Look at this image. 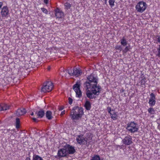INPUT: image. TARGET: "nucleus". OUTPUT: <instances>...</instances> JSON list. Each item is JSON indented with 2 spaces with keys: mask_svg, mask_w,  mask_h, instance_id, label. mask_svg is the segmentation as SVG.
<instances>
[{
  "mask_svg": "<svg viewBox=\"0 0 160 160\" xmlns=\"http://www.w3.org/2000/svg\"><path fill=\"white\" fill-rule=\"evenodd\" d=\"M122 143L125 146H128L133 143L132 137L129 135H127L122 139Z\"/></svg>",
  "mask_w": 160,
  "mask_h": 160,
  "instance_id": "10",
  "label": "nucleus"
},
{
  "mask_svg": "<svg viewBox=\"0 0 160 160\" xmlns=\"http://www.w3.org/2000/svg\"><path fill=\"white\" fill-rule=\"evenodd\" d=\"M107 110H108V112L109 114L112 112V111L111 108L110 107H108L107 108Z\"/></svg>",
  "mask_w": 160,
  "mask_h": 160,
  "instance_id": "37",
  "label": "nucleus"
},
{
  "mask_svg": "<svg viewBox=\"0 0 160 160\" xmlns=\"http://www.w3.org/2000/svg\"><path fill=\"white\" fill-rule=\"evenodd\" d=\"M100 158L99 156L97 155H94L92 157L90 160H100Z\"/></svg>",
  "mask_w": 160,
  "mask_h": 160,
  "instance_id": "25",
  "label": "nucleus"
},
{
  "mask_svg": "<svg viewBox=\"0 0 160 160\" xmlns=\"http://www.w3.org/2000/svg\"><path fill=\"white\" fill-rule=\"evenodd\" d=\"M44 2L46 4L48 3V0H44Z\"/></svg>",
  "mask_w": 160,
  "mask_h": 160,
  "instance_id": "41",
  "label": "nucleus"
},
{
  "mask_svg": "<svg viewBox=\"0 0 160 160\" xmlns=\"http://www.w3.org/2000/svg\"><path fill=\"white\" fill-rule=\"evenodd\" d=\"M97 84L93 85L91 86V88H90L93 94L97 96L99 95L101 89V86L99 85H98Z\"/></svg>",
  "mask_w": 160,
  "mask_h": 160,
  "instance_id": "9",
  "label": "nucleus"
},
{
  "mask_svg": "<svg viewBox=\"0 0 160 160\" xmlns=\"http://www.w3.org/2000/svg\"><path fill=\"white\" fill-rule=\"evenodd\" d=\"M10 106L6 104H2L0 105V111L6 110L9 108Z\"/></svg>",
  "mask_w": 160,
  "mask_h": 160,
  "instance_id": "16",
  "label": "nucleus"
},
{
  "mask_svg": "<svg viewBox=\"0 0 160 160\" xmlns=\"http://www.w3.org/2000/svg\"><path fill=\"white\" fill-rule=\"evenodd\" d=\"M130 50V48L128 46H126L124 49L122 50V52L123 54L126 53L127 52L129 51Z\"/></svg>",
  "mask_w": 160,
  "mask_h": 160,
  "instance_id": "31",
  "label": "nucleus"
},
{
  "mask_svg": "<svg viewBox=\"0 0 160 160\" xmlns=\"http://www.w3.org/2000/svg\"><path fill=\"white\" fill-rule=\"evenodd\" d=\"M115 0H109L108 3L111 8H112L114 6Z\"/></svg>",
  "mask_w": 160,
  "mask_h": 160,
  "instance_id": "29",
  "label": "nucleus"
},
{
  "mask_svg": "<svg viewBox=\"0 0 160 160\" xmlns=\"http://www.w3.org/2000/svg\"><path fill=\"white\" fill-rule=\"evenodd\" d=\"M68 74L70 76H75L77 77L81 75L82 72L79 68H74L73 69H68Z\"/></svg>",
  "mask_w": 160,
  "mask_h": 160,
  "instance_id": "7",
  "label": "nucleus"
},
{
  "mask_svg": "<svg viewBox=\"0 0 160 160\" xmlns=\"http://www.w3.org/2000/svg\"><path fill=\"white\" fill-rule=\"evenodd\" d=\"M158 50V53L157 54V56L160 57V45H159V47L157 49Z\"/></svg>",
  "mask_w": 160,
  "mask_h": 160,
  "instance_id": "35",
  "label": "nucleus"
},
{
  "mask_svg": "<svg viewBox=\"0 0 160 160\" xmlns=\"http://www.w3.org/2000/svg\"><path fill=\"white\" fill-rule=\"evenodd\" d=\"M155 103L156 100H149L148 103L149 104V106L151 107L155 105Z\"/></svg>",
  "mask_w": 160,
  "mask_h": 160,
  "instance_id": "28",
  "label": "nucleus"
},
{
  "mask_svg": "<svg viewBox=\"0 0 160 160\" xmlns=\"http://www.w3.org/2000/svg\"><path fill=\"white\" fill-rule=\"evenodd\" d=\"M147 4L145 2L141 1L139 2L135 6V8L137 12L142 13L146 10Z\"/></svg>",
  "mask_w": 160,
  "mask_h": 160,
  "instance_id": "4",
  "label": "nucleus"
},
{
  "mask_svg": "<svg viewBox=\"0 0 160 160\" xmlns=\"http://www.w3.org/2000/svg\"><path fill=\"white\" fill-rule=\"evenodd\" d=\"M83 114L82 108L76 106L73 107L70 114V117L73 120H78L81 118Z\"/></svg>",
  "mask_w": 160,
  "mask_h": 160,
  "instance_id": "1",
  "label": "nucleus"
},
{
  "mask_svg": "<svg viewBox=\"0 0 160 160\" xmlns=\"http://www.w3.org/2000/svg\"><path fill=\"white\" fill-rule=\"evenodd\" d=\"M32 160H43L42 158L38 155H34Z\"/></svg>",
  "mask_w": 160,
  "mask_h": 160,
  "instance_id": "27",
  "label": "nucleus"
},
{
  "mask_svg": "<svg viewBox=\"0 0 160 160\" xmlns=\"http://www.w3.org/2000/svg\"><path fill=\"white\" fill-rule=\"evenodd\" d=\"M53 87V83L51 81L47 82L44 83L42 87L41 91L44 92H51Z\"/></svg>",
  "mask_w": 160,
  "mask_h": 160,
  "instance_id": "5",
  "label": "nucleus"
},
{
  "mask_svg": "<svg viewBox=\"0 0 160 160\" xmlns=\"http://www.w3.org/2000/svg\"><path fill=\"white\" fill-rule=\"evenodd\" d=\"M36 114L37 115L38 117L39 118H42L45 114L44 110L43 109H40L36 112Z\"/></svg>",
  "mask_w": 160,
  "mask_h": 160,
  "instance_id": "17",
  "label": "nucleus"
},
{
  "mask_svg": "<svg viewBox=\"0 0 160 160\" xmlns=\"http://www.w3.org/2000/svg\"><path fill=\"white\" fill-rule=\"evenodd\" d=\"M141 78L142 79L140 80V83L142 87H143V85L145 86V84L147 82V79L144 76L142 77Z\"/></svg>",
  "mask_w": 160,
  "mask_h": 160,
  "instance_id": "23",
  "label": "nucleus"
},
{
  "mask_svg": "<svg viewBox=\"0 0 160 160\" xmlns=\"http://www.w3.org/2000/svg\"><path fill=\"white\" fill-rule=\"evenodd\" d=\"M120 43L123 46H126L128 44V42L126 39L124 37H123L120 40Z\"/></svg>",
  "mask_w": 160,
  "mask_h": 160,
  "instance_id": "22",
  "label": "nucleus"
},
{
  "mask_svg": "<svg viewBox=\"0 0 160 160\" xmlns=\"http://www.w3.org/2000/svg\"><path fill=\"white\" fill-rule=\"evenodd\" d=\"M81 85L80 81H78L73 86L72 88L76 92V97L78 98H81L82 96V92L80 89Z\"/></svg>",
  "mask_w": 160,
  "mask_h": 160,
  "instance_id": "6",
  "label": "nucleus"
},
{
  "mask_svg": "<svg viewBox=\"0 0 160 160\" xmlns=\"http://www.w3.org/2000/svg\"><path fill=\"white\" fill-rule=\"evenodd\" d=\"M2 5H3L2 2H0V9L1 8Z\"/></svg>",
  "mask_w": 160,
  "mask_h": 160,
  "instance_id": "42",
  "label": "nucleus"
},
{
  "mask_svg": "<svg viewBox=\"0 0 160 160\" xmlns=\"http://www.w3.org/2000/svg\"><path fill=\"white\" fill-rule=\"evenodd\" d=\"M50 69V68L49 67L48 68V69L49 70Z\"/></svg>",
  "mask_w": 160,
  "mask_h": 160,
  "instance_id": "46",
  "label": "nucleus"
},
{
  "mask_svg": "<svg viewBox=\"0 0 160 160\" xmlns=\"http://www.w3.org/2000/svg\"><path fill=\"white\" fill-rule=\"evenodd\" d=\"M157 41L160 43V35H158L156 37Z\"/></svg>",
  "mask_w": 160,
  "mask_h": 160,
  "instance_id": "38",
  "label": "nucleus"
},
{
  "mask_svg": "<svg viewBox=\"0 0 160 160\" xmlns=\"http://www.w3.org/2000/svg\"><path fill=\"white\" fill-rule=\"evenodd\" d=\"M86 94L87 97L90 99H93L95 98V97L93 95V94L91 91L88 90L86 92Z\"/></svg>",
  "mask_w": 160,
  "mask_h": 160,
  "instance_id": "19",
  "label": "nucleus"
},
{
  "mask_svg": "<svg viewBox=\"0 0 160 160\" xmlns=\"http://www.w3.org/2000/svg\"><path fill=\"white\" fill-rule=\"evenodd\" d=\"M150 98L149 100H156V97L155 95L153 93H151L150 95Z\"/></svg>",
  "mask_w": 160,
  "mask_h": 160,
  "instance_id": "32",
  "label": "nucleus"
},
{
  "mask_svg": "<svg viewBox=\"0 0 160 160\" xmlns=\"http://www.w3.org/2000/svg\"><path fill=\"white\" fill-rule=\"evenodd\" d=\"M46 118L48 120H51L52 119V113L50 111H47L46 113Z\"/></svg>",
  "mask_w": 160,
  "mask_h": 160,
  "instance_id": "21",
  "label": "nucleus"
},
{
  "mask_svg": "<svg viewBox=\"0 0 160 160\" xmlns=\"http://www.w3.org/2000/svg\"><path fill=\"white\" fill-rule=\"evenodd\" d=\"M41 9L42 11V12L43 13H44L46 14H48V11L46 9H45L44 8H41Z\"/></svg>",
  "mask_w": 160,
  "mask_h": 160,
  "instance_id": "34",
  "label": "nucleus"
},
{
  "mask_svg": "<svg viewBox=\"0 0 160 160\" xmlns=\"http://www.w3.org/2000/svg\"><path fill=\"white\" fill-rule=\"evenodd\" d=\"M32 119L33 120V121L35 122H38V120L35 118H32Z\"/></svg>",
  "mask_w": 160,
  "mask_h": 160,
  "instance_id": "39",
  "label": "nucleus"
},
{
  "mask_svg": "<svg viewBox=\"0 0 160 160\" xmlns=\"http://www.w3.org/2000/svg\"><path fill=\"white\" fill-rule=\"evenodd\" d=\"M55 15L57 18H62L64 16V14L63 12L58 8H57L55 11Z\"/></svg>",
  "mask_w": 160,
  "mask_h": 160,
  "instance_id": "15",
  "label": "nucleus"
},
{
  "mask_svg": "<svg viewBox=\"0 0 160 160\" xmlns=\"http://www.w3.org/2000/svg\"><path fill=\"white\" fill-rule=\"evenodd\" d=\"M65 111L64 110L62 111L61 113V116H62L65 114Z\"/></svg>",
  "mask_w": 160,
  "mask_h": 160,
  "instance_id": "40",
  "label": "nucleus"
},
{
  "mask_svg": "<svg viewBox=\"0 0 160 160\" xmlns=\"http://www.w3.org/2000/svg\"><path fill=\"white\" fill-rule=\"evenodd\" d=\"M1 14L2 18H7L9 14V10L7 6H5L2 8Z\"/></svg>",
  "mask_w": 160,
  "mask_h": 160,
  "instance_id": "12",
  "label": "nucleus"
},
{
  "mask_svg": "<svg viewBox=\"0 0 160 160\" xmlns=\"http://www.w3.org/2000/svg\"><path fill=\"white\" fill-rule=\"evenodd\" d=\"M34 115V113L33 112H32V113L31 114V116H33Z\"/></svg>",
  "mask_w": 160,
  "mask_h": 160,
  "instance_id": "44",
  "label": "nucleus"
},
{
  "mask_svg": "<svg viewBox=\"0 0 160 160\" xmlns=\"http://www.w3.org/2000/svg\"><path fill=\"white\" fill-rule=\"evenodd\" d=\"M148 111L151 114H153L155 112V111L152 108H150L148 109Z\"/></svg>",
  "mask_w": 160,
  "mask_h": 160,
  "instance_id": "30",
  "label": "nucleus"
},
{
  "mask_svg": "<svg viewBox=\"0 0 160 160\" xmlns=\"http://www.w3.org/2000/svg\"><path fill=\"white\" fill-rule=\"evenodd\" d=\"M84 107L87 110H89L91 108V105L89 101H86L85 103Z\"/></svg>",
  "mask_w": 160,
  "mask_h": 160,
  "instance_id": "20",
  "label": "nucleus"
},
{
  "mask_svg": "<svg viewBox=\"0 0 160 160\" xmlns=\"http://www.w3.org/2000/svg\"><path fill=\"white\" fill-rule=\"evenodd\" d=\"M64 148L66 149L68 155L73 154L76 151L74 147L68 144H66L64 146Z\"/></svg>",
  "mask_w": 160,
  "mask_h": 160,
  "instance_id": "11",
  "label": "nucleus"
},
{
  "mask_svg": "<svg viewBox=\"0 0 160 160\" xmlns=\"http://www.w3.org/2000/svg\"><path fill=\"white\" fill-rule=\"evenodd\" d=\"M26 112V111L25 108H21L17 110L16 114L18 117H20L24 115Z\"/></svg>",
  "mask_w": 160,
  "mask_h": 160,
  "instance_id": "14",
  "label": "nucleus"
},
{
  "mask_svg": "<svg viewBox=\"0 0 160 160\" xmlns=\"http://www.w3.org/2000/svg\"><path fill=\"white\" fill-rule=\"evenodd\" d=\"M68 100L69 104L71 105L72 103L73 102L72 99L71 98L69 97L68 98Z\"/></svg>",
  "mask_w": 160,
  "mask_h": 160,
  "instance_id": "36",
  "label": "nucleus"
},
{
  "mask_svg": "<svg viewBox=\"0 0 160 160\" xmlns=\"http://www.w3.org/2000/svg\"><path fill=\"white\" fill-rule=\"evenodd\" d=\"M126 129L130 132L134 133L138 130V128L137 123L131 122L128 124Z\"/></svg>",
  "mask_w": 160,
  "mask_h": 160,
  "instance_id": "3",
  "label": "nucleus"
},
{
  "mask_svg": "<svg viewBox=\"0 0 160 160\" xmlns=\"http://www.w3.org/2000/svg\"><path fill=\"white\" fill-rule=\"evenodd\" d=\"M116 50H119L120 51L122 50V47L121 45H117L115 47Z\"/></svg>",
  "mask_w": 160,
  "mask_h": 160,
  "instance_id": "33",
  "label": "nucleus"
},
{
  "mask_svg": "<svg viewBox=\"0 0 160 160\" xmlns=\"http://www.w3.org/2000/svg\"><path fill=\"white\" fill-rule=\"evenodd\" d=\"M67 155L66 149L64 148V146L63 148L59 149L58 151V155L59 157H64Z\"/></svg>",
  "mask_w": 160,
  "mask_h": 160,
  "instance_id": "13",
  "label": "nucleus"
},
{
  "mask_svg": "<svg viewBox=\"0 0 160 160\" xmlns=\"http://www.w3.org/2000/svg\"><path fill=\"white\" fill-rule=\"evenodd\" d=\"M98 78L97 77L92 73L87 77L86 81L84 83V85L88 89L91 88V86L95 84H98Z\"/></svg>",
  "mask_w": 160,
  "mask_h": 160,
  "instance_id": "2",
  "label": "nucleus"
},
{
  "mask_svg": "<svg viewBox=\"0 0 160 160\" xmlns=\"http://www.w3.org/2000/svg\"><path fill=\"white\" fill-rule=\"evenodd\" d=\"M71 6V5L70 3L68 2H66L64 4L65 9L66 10H68L70 9Z\"/></svg>",
  "mask_w": 160,
  "mask_h": 160,
  "instance_id": "26",
  "label": "nucleus"
},
{
  "mask_svg": "<svg viewBox=\"0 0 160 160\" xmlns=\"http://www.w3.org/2000/svg\"><path fill=\"white\" fill-rule=\"evenodd\" d=\"M20 127V121L18 118H17L16 120V127L17 129L19 128Z\"/></svg>",
  "mask_w": 160,
  "mask_h": 160,
  "instance_id": "24",
  "label": "nucleus"
},
{
  "mask_svg": "<svg viewBox=\"0 0 160 160\" xmlns=\"http://www.w3.org/2000/svg\"><path fill=\"white\" fill-rule=\"evenodd\" d=\"M25 160H31L30 158L29 157H27Z\"/></svg>",
  "mask_w": 160,
  "mask_h": 160,
  "instance_id": "43",
  "label": "nucleus"
},
{
  "mask_svg": "<svg viewBox=\"0 0 160 160\" xmlns=\"http://www.w3.org/2000/svg\"><path fill=\"white\" fill-rule=\"evenodd\" d=\"M110 114L111 118L113 120H116L118 119V115L117 114V112L114 110H112V112Z\"/></svg>",
  "mask_w": 160,
  "mask_h": 160,
  "instance_id": "18",
  "label": "nucleus"
},
{
  "mask_svg": "<svg viewBox=\"0 0 160 160\" xmlns=\"http://www.w3.org/2000/svg\"><path fill=\"white\" fill-rule=\"evenodd\" d=\"M63 109V108H60L59 109V110H62Z\"/></svg>",
  "mask_w": 160,
  "mask_h": 160,
  "instance_id": "45",
  "label": "nucleus"
},
{
  "mask_svg": "<svg viewBox=\"0 0 160 160\" xmlns=\"http://www.w3.org/2000/svg\"><path fill=\"white\" fill-rule=\"evenodd\" d=\"M76 140L78 144L86 145L87 143L88 139L85 138L83 134H81L76 136Z\"/></svg>",
  "mask_w": 160,
  "mask_h": 160,
  "instance_id": "8",
  "label": "nucleus"
}]
</instances>
